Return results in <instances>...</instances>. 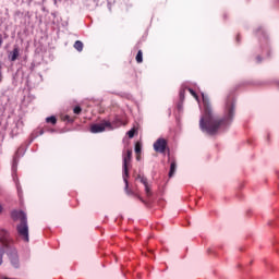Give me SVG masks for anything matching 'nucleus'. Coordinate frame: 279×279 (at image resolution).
<instances>
[{"label": "nucleus", "mask_w": 279, "mask_h": 279, "mask_svg": "<svg viewBox=\"0 0 279 279\" xmlns=\"http://www.w3.org/2000/svg\"><path fill=\"white\" fill-rule=\"evenodd\" d=\"M204 114L199 120V129L202 132H206L209 136H215V134H221L226 132L232 125L234 120V101L228 100L223 118L213 117V107L210 106V99L207 95L202 94Z\"/></svg>", "instance_id": "nucleus-1"}, {"label": "nucleus", "mask_w": 279, "mask_h": 279, "mask_svg": "<svg viewBox=\"0 0 279 279\" xmlns=\"http://www.w3.org/2000/svg\"><path fill=\"white\" fill-rule=\"evenodd\" d=\"M13 221H20L16 226V231L20 239L24 240L25 243H29V225H27V214L23 210H13L11 213Z\"/></svg>", "instance_id": "nucleus-2"}, {"label": "nucleus", "mask_w": 279, "mask_h": 279, "mask_svg": "<svg viewBox=\"0 0 279 279\" xmlns=\"http://www.w3.org/2000/svg\"><path fill=\"white\" fill-rule=\"evenodd\" d=\"M2 244L3 247L7 250V255L11 260V265H13L15 269H19V253L16 252V248L10 246V244H8V241H2Z\"/></svg>", "instance_id": "nucleus-3"}, {"label": "nucleus", "mask_w": 279, "mask_h": 279, "mask_svg": "<svg viewBox=\"0 0 279 279\" xmlns=\"http://www.w3.org/2000/svg\"><path fill=\"white\" fill-rule=\"evenodd\" d=\"M132 162V149H128L126 154L123 155V180L126 183L128 189V178H130V170L128 166Z\"/></svg>", "instance_id": "nucleus-4"}, {"label": "nucleus", "mask_w": 279, "mask_h": 279, "mask_svg": "<svg viewBox=\"0 0 279 279\" xmlns=\"http://www.w3.org/2000/svg\"><path fill=\"white\" fill-rule=\"evenodd\" d=\"M106 128H109V130H112V123L110 121H101V123L92 124L90 132L92 134H99L101 132H106Z\"/></svg>", "instance_id": "nucleus-5"}, {"label": "nucleus", "mask_w": 279, "mask_h": 279, "mask_svg": "<svg viewBox=\"0 0 279 279\" xmlns=\"http://www.w3.org/2000/svg\"><path fill=\"white\" fill-rule=\"evenodd\" d=\"M154 150L157 151V154H165V151H167V140L158 138L154 143Z\"/></svg>", "instance_id": "nucleus-6"}, {"label": "nucleus", "mask_w": 279, "mask_h": 279, "mask_svg": "<svg viewBox=\"0 0 279 279\" xmlns=\"http://www.w3.org/2000/svg\"><path fill=\"white\" fill-rule=\"evenodd\" d=\"M20 53H21V49L19 48V46H14L13 50L9 52L8 58L10 62H16V60H19Z\"/></svg>", "instance_id": "nucleus-7"}, {"label": "nucleus", "mask_w": 279, "mask_h": 279, "mask_svg": "<svg viewBox=\"0 0 279 279\" xmlns=\"http://www.w3.org/2000/svg\"><path fill=\"white\" fill-rule=\"evenodd\" d=\"M178 169V163L175 162V159H172L171 160V163H170V171H169V178H173V175H175V171Z\"/></svg>", "instance_id": "nucleus-8"}, {"label": "nucleus", "mask_w": 279, "mask_h": 279, "mask_svg": "<svg viewBox=\"0 0 279 279\" xmlns=\"http://www.w3.org/2000/svg\"><path fill=\"white\" fill-rule=\"evenodd\" d=\"M74 49H76V51L82 52L84 50V43H82L81 40H76L74 43Z\"/></svg>", "instance_id": "nucleus-9"}, {"label": "nucleus", "mask_w": 279, "mask_h": 279, "mask_svg": "<svg viewBox=\"0 0 279 279\" xmlns=\"http://www.w3.org/2000/svg\"><path fill=\"white\" fill-rule=\"evenodd\" d=\"M135 60H136L137 64H142V62H143V50H138V52L135 57Z\"/></svg>", "instance_id": "nucleus-10"}, {"label": "nucleus", "mask_w": 279, "mask_h": 279, "mask_svg": "<svg viewBox=\"0 0 279 279\" xmlns=\"http://www.w3.org/2000/svg\"><path fill=\"white\" fill-rule=\"evenodd\" d=\"M46 123H51L52 125H56L58 123V119H56V116H51L46 118Z\"/></svg>", "instance_id": "nucleus-11"}, {"label": "nucleus", "mask_w": 279, "mask_h": 279, "mask_svg": "<svg viewBox=\"0 0 279 279\" xmlns=\"http://www.w3.org/2000/svg\"><path fill=\"white\" fill-rule=\"evenodd\" d=\"M137 180H140V182H141L142 184H144V186L147 185V184H149V183L147 182V178H145V177H143V175H141V174L137 175Z\"/></svg>", "instance_id": "nucleus-12"}, {"label": "nucleus", "mask_w": 279, "mask_h": 279, "mask_svg": "<svg viewBox=\"0 0 279 279\" xmlns=\"http://www.w3.org/2000/svg\"><path fill=\"white\" fill-rule=\"evenodd\" d=\"M126 195H134V192L130 191V183L124 182Z\"/></svg>", "instance_id": "nucleus-13"}, {"label": "nucleus", "mask_w": 279, "mask_h": 279, "mask_svg": "<svg viewBox=\"0 0 279 279\" xmlns=\"http://www.w3.org/2000/svg\"><path fill=\"white\" fill-rule=\"evenodd\" d=\"M189 93L192 94V96L196 99V101H199V96H197V93H195V90H193L192 88H189Z\"/></svg>", "instance_id": "nucleus-14"}, {"label": "nucleus", "mask_w": 279, "mask_h": 279, "mask_svg": "<svg viewBox=\"0 0 279 279\" xmlns=\"http://www.w3.org/2000/svg\"><path fill=\"white\" fill-rule=\"evenodd\" d=\"M145 186V193L149 197L151 195V190L149 189V183H147Z\"/></svg>", "instance_id": "nucleus-15"}, {"label": "nucleus", "mask_w": 279, "mask_h": 279, "mask_svg": "<svg viewBox=\"0 0 279 279\" xmlns=\"http://www.w3.org/2000/svg\"><path fill=\"white\" fill-rule=\"evenodd\" d=\"M73 112H74V114H81L82 113V107H80V106L74 107Z\"/></svg>", "instance_id": "nucleus-16"}, {"label": "nucleus", "mask_w": 279, "mask_h": 279, "mask_svg": "<svg viewBox=\"0 0 279 279\" xmlns=\"http://www.w3.org/2000/svg\"><path fill=\"white\" fill-rule=\"evenodd\" d=\"M3 254H5V251L0 248V265H3Z\"/></svg>", "instance_id": "nucleus-17"}, {"label": "nucleus", "mask_w": 279, "mask_h": 279, "mask_svg": "<svg viewBox=\"0 0 279 279\" xmlns=\"http://www.w3.org/2000/svg\"><path fill=\"white\" fill-rule=\"evenodd\" d=\"M135 130L134 129H132V130H130L126 134H128V136H129V138H134V134H135Z\"/></svg>", "instance_id": "nucleus-18"}, {"label": "nucleus", "mask_w": 279, "mask_h": 279, "mask_svg": "<svg viewBox=\"0 0 279 279\" xmlns=\"http://www.w3.org/2000/svg\"><path fill=\"white\" fill-rule=\"evenodd\" d=\"M135 154H141V145L140 144H136L135 145Z\"/></svg>", "instance_id": "nucleus-19"}, {"label": "nucleus", "mask_w": 279, "mask_h": 279, "mask_svg": "<svg viewBox=\"0 0 279 279\" xmlns=\"http://www.w3.org/2000/svg\"><path fill=\"white\" fill-rule=\"evenodd\" d=\"M19 162L16 161V158H14L13 159V169H16V165H17Z\"/></svg>", "instance_id": "nucleus-20"}, {"label": "nucleus", "mask_w": 279, "mask_h": 279, "mask_svg": "<svg viewBox=\"0 0 279 279\" xmlns=\"http://www.w3.org/2000/svg\"><path fill=\"white\" fill-rule=\"evenodd\" d=\"M180 98H181V99H184V90H181V92H180Z\"/></svg>", "instance_id": "nucleus-21"}, {"label": "nucleus", "mask_w": 279, "mask_h": 279, "mask_svg": "<svg viewBox=\"0 0 279 279\" xmlns=\"http://www.w3.org/2000/svg\"><path fill=\"white\" fill-rule=\"evenodd\" d=\"M3 213V205L0 204V215Z\"/></svg>", "instance_id": "nucleus-22"}, {"label": "nucleus", "mask_w": 279, "mask_h": 279, "mask_svg": "<svg viewBox=\"0 0 279 279\" xmlns=\"http://www.w3.org/2000/svg\"><path fill=\"white\" fill-rule=\"evenodd\" d=\"M3 45V38L0 36V47Z\"/></svg>", "instance_id": "nucleus-23"}, {"label": "nucleus", "mask_w": 279, "mask_h": 279, "mask_svg": "<svg viewBox=\"0 0 279 279\" xmlns=\"http://www.w3.org/2000/svg\"><path fill=\"white\" fill-rule=\"evenodd\" d=\"M136 160H141V154L136 156Z\"/></svg>", "instance_id": "nucleus-24"}, {"label": "nucleus", "mask_w": 279, "mask_h": 279, "mask_svg": "<svg viewBox=\"0 0 279 279\" xmlns=\"http://www.w3.org/2000/svg\"><path fill=\"white\" fill-rule=\"evenodd\" d=\"M257 61H258V62H262V59H260V57H257Z\"/></svg>", "instance_id": "nucleus-25"}, {"label": "nucleus", "mask_w": 279, "mask_h": 279, "mask_svg": "<svg viewBox=\"0 0 279 279\" xmlns=\"http://www.w3.org/2000/svg\"><path fill=\"white\" fill-rule=\"evenodd\" d=\"M239 40H240V36L238 35V37H236V41L239 43Z\"/></svg>", "instance_id": "nucleus-26"}, {"label": "nucleus", "mask_w": 279, "mask_h": 279, "mask_svg": "<svg viewBox=\"0 0 279 279\" xmlns=\"http://www.w3.org/2000/svg\"><path fill=\"white\" fill-rule=\"evenodd\" d=\"M0 71H1V64H0Z\"/></svg>", "instance_id": "nucleus-27"}]
</instances>
